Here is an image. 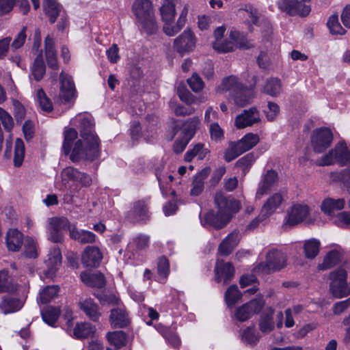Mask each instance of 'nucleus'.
Returning <instances> with one entry per match:
<instances>
[{"instance_id": "obj_2", "label": "nucleus", "mask_w": 350, "mask_h": 350, "mask_svg": "<svg viewBox=\"0 0 350 350\" xmlns=\"http://www.w3.org/2000/svg\"><path fill=\"white\" fill-rule=\"evenodd\" d=\"M215 202L217 207V212L215 213L213 211L207 212L200 218V222L206 228L221 229L230 222L234 214L239 211L241 204L239 201L232 198H226L221 192L216 193Z\"/></svg>"}, {"instance_id": "obj_63", "label": "nucleus", "mask_w": 350, "mask_h": 350, "mask_svg": "<svg viewBox=\"0 0 350 350\" xmlns=\"http://www.w3.org/2000/svg\"><path fill=\"white\" fill-rule=\"evenodd\" d=\"M98 299L100 304L103 305L117 306V307L122 305L120 299L113 294L103 295Z\"/></svg>"}, {"instance_id": "obj_28", "label": "nucleus", "mask_w": 350, "mask_h": 350, "mask_svg": "<svg viewBox=\"0 0 350 350\" xmlns=\"http://www.w3.org/2000/svg\"><path fill=\"white\" fill-rule=\"evenodd\" d=\"M44 49L48 66L53 70H57L59 66L56 51L54 49V42L49 35L44 40Z\"/></svg>"}, {"instance_id": "obj_11", "label": "nucleus", "mask_w": 350, "mask_h": 350, "mask_svg": "<svg viewBox=\"0 0 350 350\" xmlns=\"http://www.w3.org/2000/svg\"><path fill=\"white\" fill-rule=\"evenodd\" d=\"M310 0H280L279 8L289 14L304 16L310 12Z\"/></svg>"}, {"instance_id": "obj_7", "label": "nucleus", "mask_w": 350, "mask_h": 350, "mask_svg": "<svg viewBox=\"0 0 350 350\" xmlns=\"http://www.w3.org/2000/svg\"><path fill=\"white\" fill-rule=\"evenodd\" d=\"M68 228L70 229V226L66 217L49 218L46 226L48 240L55 243H62L64 240L63 231Z\"/></svg>"}, {"instance_id": "obj_44", "label": "nucleus", "mask_w": 350, "mask_h": 350, "mask_svg": "<svg viewBox=\"0 0 350 350\" xmlns=\"http://www.w3.org/2000/svg\"><path fill=\"white\" fill-rule=\"evenodd\" d=\"M319 247L320 242L315 239L306 241L304 245L305 256L310 259L314 258L319 254Z\"/></svg>"}, {"instance_id": "obj_59", "label": "nucleus", "mask_w": 350, "mask_h": 350, "mask_svg": "<svg viewBox=\"0 0 350 350\" xmlns=\"http://www.w3.org/2000/svg\"><path fill=\"white\" fill-rule=\"evenodd\" d=\"M25 255L29 258H35L37 257L36 243L30 237H27L25 239Z\"/></svg>"}, {"instance_id": "obj_49", "label": "nucleus", "mask_w": 350, "mask_h": 350, "mask_svg": "<svg viewBox=\"0 0 350 350\" xmlns=\"http://www.w3.org/2000/svg\"><path fill=\"white\" fill-rule=\"evenodd\" d=\"M107 338L108 341L117 348H120L124 346L126 339V334L122 331L108 332L107 334Z\"/></svg>"}, {"instance_id": "obj_21", "label": "nucleus", "mask_w": 350, "mask_h": 350, "mask_svg": "<svg viewBox=\"0 0 350 350\" xmlns=\"http://www.w3.org/2000/svg\"><path fill=\"white\" fill-rule=\"evenodd\" d=\"M278 180V174L273 170H268L258 184L256 197L261 198L267 193L276 185Z\"/></svg>"}, {"instance_id": "obj_50", "label": "nucleus", "mask_w": 350, "mask_h": 350, "mask_svg": "<svg viewBox=\"0 0 350 350\" xmlns=\"http://www.w3.org/2000/svg\"><path fill=\"white\" fill-rule=\"evenodd\" d=\"M243 153L238 143L237 142H231L224 152V159L226 162H230Z\"/></svg>"}, {"instance_id": "obj_16", "label": "nucleus", "mask_w": 350, "mask_h": 350, "mask_svg": "<svg viewBox=\"0 0 350 350\" xmlns=\"http://www.w3.org/2000/svg\"><path fill=\"white\" fill-rule=\"evenodd\" d=\"M234 268L232 263L225 262L222 260L217 259L215 267V280L217 282H222L224 284H228L234 275Z\"/></svg>"}, {"instance_id": "obj_60", "label": "nucleus", "mask_w": 350, "mask_h": 350, "mask_svg": "<svg viewBox=\"0 0 350 350\" xmlns=\"http://www.w3.org/2000/svg\"><path fill=\"white\" fill-rule=\"evenodd\" d=\"M187 82L193 92H200L204 88V82L197 74H193L187 79Z\"/></svg>"}, {"instance_id": "obj_13", "label": "nucleus", "mask_w": 350, "mask_h": 350, "mask_svg": "<svg viewBox=\"0 0 350 350\" xmlns=\"http://www.w3.org/2000/svg\"><path fill=\"white\" fill-rule=\"evenodd\" d=\"M285 199L286 193L284 191L277 192L270 196L261 208V217L269 218L280 208Z\"/></svg>"}, {"instance_id": "obj_20", "label": "nucleus", "mask_w": 350, "mask_h": 350, "mask_svg": "<svg viewBox=\"0 0 350 350\" xmlns=\"http://www.w3.org/2000/svg\"><path fill=\"white\" fill-rule=\"evenodd\" d=\"M45 263L47 270L44 271V276L46 278H53L62 264V254L59 248L55 247L50 250Z\"/></svg>"}, {"instance_id": "obj_5", "label": "nucleus", "mask_w": 350, "mask_h": 350, "mask_svg": "<svg viewBox=\"0 0 350 350\" xmlns=\"http://www.w3.org/2000/svg\"><path fill=\"white\" fill-rule=\"evenodd\" d=\"M347 271L343 269H338L329 274L331 282L329 292L334 297L341 299L349 295V286L347 283Z\"/></svg>"}, {"instance_id": "obj_40", "label": "nucleus", "mask_w": 350, "mask_h": 350, "mask_svg": "<svg viewBox=\"0 0 350 350\" xmlns=\"http://www.w3.org/2000/svg\"><path fill=\"white\" fill-rule=\"evenodd\" d=\"M59 287L55 285L47 286L40 291L37 298L38 303L44 304L55 299L59 293Z\"/></svg>"}, {"instance_id": "obj_22", "label": "nucleus", "mask_w": 350, "mask_h": 350, "mask_svg": "<svg viewBox=\"0 0 350 350\" xmlns=\"http://www.w3.org/2000/svg\"><path fill=\"white\" fill-rule=\"evenodd\" d=\"M127 217L132 222H140L148 219L149 213L146 202L142 200L134 202L128 213Z\"/></svg>"}, {"instance_id": "obj_30", "label": "nucleus", "mask_w": 350, "mask_h": 350, "mask_svg": "<svg viewBox=\"0 0 350 350\" xmlns=\"http://www.w3.org/2000/svg\"><path fill=\"white\" fill-rule=\"evenodd\" d=\"M189 8L187 5H185L180 14L178 18L176 23L174 25H164L163 31L169 36H174L178 33L185 26L187 21V16L188 14Z\"/></svg>"}, {"instance_id": "obj_61", "label": "nucleus", "mask_w": 350, "mask_h": 350, "mask_svg": "<svg viewBox=\"0 0 350 350\" xmlns=\"http://www.w3.org/2000/svg\"><path fill=\"white\" fill-rule=\"evenodd\" d=\"M158 273L161 278L165 279L169 274V262L165 257H161L157 265Z\"/></svg>"}, {"instance_id": "obj_54", "label": "nucleus", "mask_w": 350, "mask_h": 350, "mask_svg": "<svg viewBox=\"0 0 350 350\" xmlns=\"http://www.w3.org/2000/svg\"><path fill=\"white\" fill-rule=\"evenodd\" d=\"M37 100L41 109L46 112H50L53 109V105L42 89L37 91Z\"/></svg>"}, {"instance_id": "obj_18", "label": "nucleus", "mask_w": 350, "mask_h": 350, "mask_svg": "<svg viewBox=\"0 0 350 350\" xmlns=\"http://www.w3.org/2000/svg\"><path fill=\"white\" fill-rule=\"evenodd\" d=\"M112 327L122 328L130 323V319L124 305L119 306L111 310L109 318Z\"/></svg>"}, {"instance_id": "obj_12", "label": "nucleus", "mask_w": 350, "mask_h": 350, "mask_svg": "<svg viewBox=\"0 0 350 350\" xmlns=\"http://www.w3.org/2000/svg\"><path fill=\"white\" fill-rule=\"evenodd\" d=\"M264 300L262 297H258L251 300L248 303L238 308L235 312V317L239 321H245L252 315L258 313L264 306Z\"/></svg>"}, {"instance_id": "obj_23", "label": "nucleus", "mask_w": 350, "mask_h": 350, "mask_svg": "<svg viewBox=\"0 0 350 350\" xmlns=\"http://www.w3.org/2000/svg\"><path fill=\"white\" fill-rule=\"evenodd\" d=\"M239 241V232L237 230L232 231L219 245L218 253L221 256L230 255L238 245Z\"/></svg>"}, {"instance_id": "obj_15", "label": "nucleus", "mask_w": 350, "mask_h": 350, "mask_svg": "<svg viewBox=\"0 0 350 350\" xmlns=\"http://www.w3.org/2000/svg\"><path fill=\"white\" fill-rule=\"evenodd\" d=\"M59 80L61 83L59 98L65 103H73L76 98L75 84L68 75L61 72Z\"/></svg>"}, {"instance_id": "obj_62", "label": "nucleus", "mask_w": 350, "mask_h": 350, "mask_svg": "<svg viewBox=\"0 0 350 350\" xmlns=\"http://www.w3.org/2000/svg\"><path fill=\"white\" fill-rule=\"evenodd\" d=\"M0 120L5 130L10 131L12 129L14 121L12 116L1 107H0Z\"/></svg>"}, {"instance_id": "obj_37", "label": "nucleus", "mask_w": 350, "mask_h": 350, "mask_svg": "<svg viewBox=\"0 0 350 350\" xmlns=\"http://www.w3.org/2000/svg\"><path fill=\"white\" fill-rule=\"evenodd\" d=\"M23 307V303L18 299L4 297L0 304V309L5 314L18 311Z\"/></svg>"}, {"instance_id": "obj_57", "label": "nucleus", "mask_w": 350, "mask_h": 350, "mask_svg": "<svg viewBox=\"0 0 350 350\" xmlns=\"http://www.w3.org/2000/svg\"><path fill=\"white\" fill-rule=\"evenodd\" d=\"M150 243V237L146 234H139L133 239L132 243L137 250H143L147 248Z\"/></svg>"}, {"instance_id": "obj_53", "label": "nucleus", "mask_w": 350, "mask_h": 350, "mask_svg": "<svg viewBox=\"0 0 350 350\" xmlns=\"http://www.w3.org/2000/svg\"><path fill=\"white\" fill-rule=\"evenodd\" d=\"M77 137V132L74 129H68L64 132V142L63 144V150L65 154L70 152L72 141Z\"/></svg>"}, {"instance_id": "obj_6", "label": "nucleus", "mask_w": 350, "mask_h": 350, "mask_svg": "<svg viewBox=\"0 0 350 350\" xmlns=\"http://www.w3.org/2000/svg\"><path fill=\"white\" fill-rule=\"evenodd\" d=\"M310 212L309 206L305 204H293L286 211L282 228L286 229L299 224L308 217Z\"/></svg>"}, {"instance_id": "obj_19", "label": "nucleus", "mask_w": 350, "mask_h": 350, "mask_svg": "<svg viewBox=\"0 0 350 350\" xmlns=\"http://www.w3.org/2000/svg\"><path fill=\"white\" fill-rule=\"evenodd\" d=\"M346 201L345 198H325L321 204V211L331 219L336 211H342L345 208Z\"/></svg>"}, {"instance_id": "obj_56", "label": "nucleus", "mask_w": 350, "mask_h": 350, "mask_svg": "<svg viewBox=\"0 0 350 350\" xmlns=\"http://www.w3.org/2000/svg\"><path fill=\"white\" fill-rule=\"evenodd\" d=\"M211 138L215 142H221L224 138V131L217 122H213L209 126Z\"/></svg>"}, {"instance_id": "obj_48", "label": "nucleus", "mask_w": 350, "mask_h": 350, "mask_svg": "<svg viewBox=\"0 0 350 350\" xmlns=\"http://www.w3.org/2000/svg\"><path fill=\"white\" fill-rule=\"evenodd\" d=\"M25 145L22 139L18 138L15 142L14 163L15 167H20L24 160Z\"/></svg>"}, {"instance_id": "obj_1", "label": "nucleus", "mask_w": 350, "mask_h": 350, "mask_svg": "<svg viewBox=\"0 0 350 350\" xmlns=\"http://www.w3.org/2000/svg\"><path fill=\"white\" fill-rule=\"evenodd\" d=\"M79 121L80 135L75 144L70 159L77 162L81 159L94 161L100 154V142L97 135L94 133V123L90 115L78 116Z\"/></svg>"}, {"instance_id": "obj_36", "label": "nucleus", "mask_w": 350, "mask_h": 350, "mask_svg": "<svg viewBox=\"0 0 350 350\" xmlns=\"http://www.w3.org/2000/svg\"><path fill=\"white\" fill-rule=\"evenodd\" d=\"M230 38L234 43L235 48L248 49L254 46V43L248 40L243 33L239 31L232 30L230 33Z\"/></svg>"}, {"instance_id": "obj_3", "label": "nucleus", "mask_w": 350, "mask_h": 350, "mask_svg": "<svg viewBox=\"0 0 350 350\" xmlns=\"http://www.w3.org/2000/svg\"><path fill=\"white\" fill-rule=\"evenodd\" d=\"M132 11L147 34H154L157 31L159 26L150 0H135L132 5Z\"/></svg>"}, {"instance_id": "obj_26", "label": "nucleus", "mask_w": 350, "mask_h": 350, "mask_svg": "<svg viewBox=\"0 0 350 350\" xmlns=\"http://www.w3.org/2000/svg\"><path fill=\"white\" fill-rule=\"evenodd\" d=\"M176 0H163L159 8L161 20L165 23L164 25H170L174 21L176 16Z\"/></svg>"}, {"instance_id": "obj_14", "label": "nucleus", "mask_w": 350, "mask_h": 350, "mask_svg": "<svg viewBox=\"0 0 350 350\" xmlns=\"http://www.w3.org/2000/svg\"><path fill=\"white\" fill-rule=\"evenodd\" d=\"M260 120L259 111L256 107H252L243 110L241 113L237 116L234 125L237 129H241L252 126L254 124L260 122Z\"/></svg>"}, {"instance_id": "obj_64", "label": "nucleus", "mask_w": 350, "mask_h": 350, "mask_svg": "<svg viewBox=\"0 0 350 350\" xmlns=\"http://www.w3.org/2000/svg\"><path fill=\"white\" fill-rule=\"evenodd\" d=\"M26 30L27 27H23L21 31L17 34L16 38L14 39L11 46L13 49L16 50L23 46L26 40Z\"/></svg>"}, {"instance_id": "obj_55", "label": "nucleus", "mask_w": 350, "mask_h": 350, "mask_svg": "<svg viewBox=\"0 0 350 350\" xmlns=\"http://www.w3.org/2000/svg\"><path fill=\"white\" fill-rule=\"evenodd\" d=\"M229 40L215 41L213 44V49L219 53H229L236 48L233 41L229 38Z\"/></svg>"}, {"instance_id": "obj_25", "label": "nucleus", "mask_w": 350, "mask_h": 350, "mask_svg": "<svg viewBox=\"0 0 350 350\" xmlns=\"http://www.w3.org/2000/svg\"><path fill=\"white\" fill-rule=\"evenodd\" d=\"M79 308L94 322L98 321L101 312L98 306L91 298L81 299L79 302Z\"/></svg>"}, {"instance_id": "obj_39", "label": "nucleus", "mask_w": 350, "mask_h": 350, "mask_svg": "<svg viewBox=\"0 0 350 350\" xmlns=\"http://www.w3.org/2000/svg\"><path fill=\"white\" fill-rule=\"evenodd\" d=\"M273 310L269 308L267 312H264L260 316L259 321V329L265 334L269 333L274 329V322L273 320Z\"/></svg>"}, {"instance_id": "obj_43", "label": "nucleus", "mask_w": 350, "mask_h": 350, "mask_svg": "<svg viewBox=\"0 0 350 350\" xmlns=\"http://www.w3.org/2000/svg\"><path fill=\"white\" fill-rule=\"evenodd\" d=\"M263 91L271 96H278L282 92V84L280 80L278 78H271L267 79Z\"/></svg>"}, {"instance_id": "obj_45", "label": "nucleus", "mask_w": 350, "mask_h": 350, "mask_svg": "<svg viewBox=\"0 0 350 350\" xmlns=\"http://www.w3.org/2000/svg\"><path fill=\"white\" fill-rule=\"evenodd\" d=\"M60 314L59 308L48 307L42 311L43 321L49 325H54Z\"/></svg>"}, {"instance_id": "obj_58", "label": "nucleus", "mask_w": 350, "mask_h": 350, "mask_svg": "<svg viewBox=\"0 0 350 350\" xmlns=\"http://www.w3.org/2000/svg\"><path fill=\"white\" fill-rule=\"evenodd\" d=\"M200 124V120L198 118H193L185 124L183 136L187 138L191 134V139L195 135L196 131Z\"/></svg>"}, {"instance_id": "obj_51", "label": "nucleus", "mask_w": 350, "mask_h": 350, "mask_svg": "<svg viewBox=\"0 0 350 350\" xmlns=\"http://www.w3.org/2000/svg\"><path fill=\"white\" fill-rule=\"evenodd\" d=\"M340 258V254L337 251H331L325 257L323 262L319 265L321 269H327L336 265Z\"/></svg>"}, {"instance_id": "obj_4", "label": "nucleus", "mask_w": 350, "mask_h": 350, "mask_svg": "<svg viewBox=\"0 0 350 350\" xmlns=\"http://www.w3.org/2000/svg\"><path fill=\"white\" fill-rule=\"evenodd\" d=\"M336 162L342 165L350 163V150L344 142H338L327 154L317 160V164L319 166H325Z\"/></svg>"}, {"instance_id": "obj_41", "label": "nucleus", "mask_w": 350, "mask_h": 350, "mask_svg": "<svg viewBox=\"0 0 350 350\" xmlns=\"http://www.w3.org/2000/svg\"><path fill=\"white\" fill-rule=\"evenodd\" d=\"M96 328L91 323L82 322L77 323L74 328L73 334L77 338H84L92 336Z\"/></svg>"}, {"instance_id": "obj_33", "label": "nucleus", "mask_w": 350, "mask_h": 350, "mask_svg": "<svg viewBox=\"0 0 350 350\" xmlns=\"http://www.w3.org/2000/svg\"><path fill=\"white\" fill-rule=\"evenodd\" d=\"M70 237L80 243H92L96 240V235L88 230H79L75 227L70 228Z\"/></svg>"}, {"instance_id": "obj_17", "label": "nucleus", "mask_w": 350, "mask_h": 350, "mask_svg": "<svg viewBox=\"0 0 350 350\" xmlns=\"http://www.w3.org/2000/svg\"><path fill=\"white\" fill-rule=\"evenodd\" d=\"M176 50L181 55L193 51L196 45L193 33L189 29L185 30L174 42Z\"/></svg>"}, {"instance_id": "obj_29", "label": "nucleus", "mask_w": 350, "mask_h": 350, "mask_svg": "<svg viewBox=\"0 0 350 350\" xmlns=\"http://www.w3.org/2000/svg\"><path fill=\"white\" fill-rule=\"evenodd\" d=\"M23 234L16 229H10L7 232L5 243L8 250L18 251L23 245Z\"/></svg>"}, {"instance_id": "obj_8", "label": "nucleus", "mask_w": 350, "mask_h": 350, "mask_svg": "<svg viewBox=\"0 0 350 350\" xmlns=\"http://www.w3.org/2000/svg\"><path fill=\"white\" fill-rule=\"evenodd\" d=\"M62 184L65 187L71 188L79 183L83 187H89L92 184L91 177L86 173L79 171L72 167L64 168L61 173Z\"/></svg>"}, {"instance_id": "obj_38", "label": "nucleus", "mask_w": 350, "mask_h": 350, "mask_svg": "<svg viewBox=\"0 0 350 350\" xmlns=\"http://www.w3.org/2000/svg\"><path fill=\"white\" fill-rule=\"evenodd\" d=\"M259 142L260 137L258 134L248 133L237 142L244 153L256 146Z\"/></svg>"}, {"instance_id": "obj_47", "label": "nucleus", "mask_w": 350, "mask_h": 350, "mask_svg": "<svg viewBox=\"0 0 350 350\" xmlns=\"http://www.w3.org/2000/svg\"><path fill=\"white\" fill-rule=\"evenodd\" d=\"M327 26L333 35H344L346 31L342 27L337 14H334L328 18Z\"/></svg>"}, {"instance_id": "obj_10", "label": "nucleus", "mask_w": 350, "mask_h": 350, "mask_svg": "<svg viewBox=\"0 0 350 350\" xmlns=\"http://www.w3.org/2000/svg\"><path fill=\"white\" fill-rule=\"evenodd\" d=\"M286 256L278 250L270 251L266 257L265 263L259 264L258 269L265 273L279 271L286 265Z\"/></svg>"}, {"instance_id": "obj_34", "label": "nucleus", "mask_w": 350, "mask_h": 350, "mask_svg": "<svg viewBox=\"0 0 350 350\" xmlns=\"http://www.w3.org/2000/svg\"><path fill=\"white\" fill-rule=\"evenodd\" d=\"M252 97V90L242 85L241 88L232 94L230 98L237 106L243 107L250 103Z\"/></svg>"}, {"instance_id": "obj_9", "label": "nucleus", "mask_w": 350, "mask_h": 350, "mask_svg": "<svg viewBox=\"0 0 350 350\" xmlns=\"http://www.w3.org/2000/svg\"><path fill=\"white\" fill-rule=\"evenodd\" d=\"M333 140V134L327 128H321L313 131L311 143L315 152H323L330 146Z\"/></svg>"}, {"instance_id": "obj_52", "label": "nucleus", "mask_w": 350, "mask_h": 350, "mask_svg": "<svg viewBox=\"0 0 350 350\" xmlns=\"http://www.w3.org/2000/svg\"><path fill=\"white\" fill-rule=\"evenodd\" d=\"M241 297V293L237 285L230 286L225 293V299L229 306L234 305Z\"/></svg>"}, {"instance_id": "obj_27", "label": "nucleus", "mask_w": 350, "mask_h": 350, "mask_svg": "<svg viewBox=\"0 0 350 350\" xmlns=\"http://www.w3.org/2000/svg\"><path fill=\"white\" fill-rule=\"evenodd\" d=\"M242 83L239 79L233 75L224 78L221 85L217 88V92L221 93L223 92H228L230 96L235 94L242 87Z\"/></svg>"}, {"instance_id": "obj_24", "label": "nucleus", "mask_w": 350, "mask_h": 350, "mask_svg": "<svg viewBox=\"0 0 350 350\" xmlns=\"http://www.w3.org/2000/svg\"><path fill=\"white\" fill-rule=\"evenodd\" d=\"M103 259V254L100 250L96 247L88 246L84 250L81 261L88 267H96L99 265Z\"/></svg>"}, {"instance_id": "obj_46", "label": "nucleus", "mask_w": 350, "mask_h": 350, "mask_svg": "<svg viewBox=\"0 0 350 350\" xmlns=\"http://www.w3.org/2000/svg\"><path fill=\"white\" fill-rule=\"evenodd\" d=\"M332 222L339 228H350V212L341 211L336 213L331 219Z\"/></svg>"}, {"instance_id": "obj_42", "label": "nucleus", "mask_w": 350, "mask_h": 350, "mask_svg": "<svg viewBox=\"0 0 350 350\" xmlns=\"http://www.w3.org/2000/svg\"><path fill=\"white\" fill-rule=\"evenodd\" d=\"M46 68L42 59V55H38L34 60L31 69L30 77H33L36 81L41 80L45 74Z\"/></svg>"}, {"instance_id": "obj_32", "label": "nucleus", "mask_w": 350, "mask_h": 350, "mask_svg": "<svg viewBox=\"0 0 350 350\" xmlns=\"http://www.w3.org/2000/svg\"><path fill=\"white\" fill-rule=\"evenodd\" d=\"M18 289V285L9 275L6 269L0 271V293H14Z\"/></svg>"}, {"instance_id": "obj_31", "label": "nucleus", "mask_w": 350, "mask_h": 350, "mask_svg": "<svg viewBox=\"0 0 350 350\" xmlns=\"http://www.w3.org/2000/svg\"><path fill=\"white\" fill-rule=\"evenodd\" d=\"M211 173L210 167H205L197 174L192 183V188L190 194L193 196H199L204 189V184L205 179Z\"/></svg>"}, {"instance_id": "obj_35", "label": "nucleus", "mask_w": 350, "mask_h": 350, "mask_svg": "<svg viewBox=\"0 0 350 350\" xmlns=\"http://www.w3.org/2000/svg\"><path fill=\"white\" fill-rule=\"evenodd\" d=\"M43 8L51 23H54L62 11V6L55 0H45Z\"/></svg>"}]
</instances>
